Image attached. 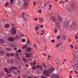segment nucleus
I'll return each instance as SVG.
<instances>
[{
    "label": "nucleus",
    "mask_w": 78,
    "mask_h": 78,
    "mask_svg": "<svg viewBox=\"0 0 78 78\" xmlns=\"http://www.w3.org/2000/svg\"><path fill=\"white\" fill-rule=\"evenodd\" d=\"M58 22H62V18L60 17V16H58L57 18Z\"/></svg>",
    "instance_id": "obj_11"
},
{
    "label": "nucleus",
    "mask_w": 78,
    "mask_h": 78,
    "mask_svg": "<svg viewBox=\"0 0 78 78\" xmlns=\"http://www.w3.org/2000/svg\"><path fill=\"white\" fill-rule=\"evenodd\" d=\"M55 70V68H51L49 69L48 70H46L44 72V75H45L46 76H50V74L51 73H53Z\"/></svg>",
    "instance_id": "obj_1"
},
{
    "label": "nucleus",
    "mask_w": 78,
    "mask_h": 78,
    "mask_svg": "<svg viewBox=\"0 0 78 78\" xmlns=\"http://www.w3.org/2000/svg\"><path fill=\"white\" fill-rule=\"evenodd\" d=\"M11 68H12L13 69H15V70H17L18 69L17 67L15 66H11Z\"/></svg>",
    "instance_id": "obj_26"
},
{
    "label": "nucleus",
    "mask_w": 78,
    "mask_h": 78,
    "mask_svg": "<svg viewBox=\"0 0 78 78\" xmlns=\"http://www.w3.org/2000/svg\"><path fill=\"white\" fill-rule=\"evenodd\" d=\"M9 5V2H6L5 3V6H7L8 5Z\"/></svg>",
    "instance_id": "obj_27"
},
{
    "label": "nucleus",
    "mask_w": 78,
    "mask_h": 78,
    "mask_svg": "<svg viewBox=\"0 0 78 78\" xmlns=\"http://www.w3.org/2000/svg\"><path fill=\"white\" fill-rule=\"evenodd\" d=\"M17 72L18 73H20V71L18 70L17 71Z\"/></svg>",
    "instance_id": "obj_53"
},
{
    "label": "nucleus",
    "mask_w": 78,
    "mask_h": 78,
    "mask_svg": "<svg viewBox=\"0 0 78 78\" xmlns=\"http://www.w3.org/2000/svg\"><path fill=\"white\" fill-rule=\"evenodd\" d=\"M10 54L11 53H7V54H6V56H10Z\"/></svg>",
    "instance_id": "obj_29"
},
{
    "label": "nucleus",
    "mask_w": 78,
    "mask_h": 78,
    "mask_svg": "<svg viewBox=\"0 0 78 78\" xmlns=\"http://www.w3.org/2000/svg\"><path fill=\"white\" fill-rule=\"evenodd\" d=\"M41 20L40 21V22H41L42 21H43V18H41Z\"/></svg>",
    "instance_id": "obj_57"
},
{
    "label": "nucleus",
    "mask_w": 78,
    "mask_h": 78,
    "mask_svg": "<svg viewBox=\"0 0 78 78\" xmlns=\"http://www.w3.org/2000/svg\"><path fill=\"white\" fill-rule=\"evenodd\" d=\"M52 78H59V76L57 75H53L52 76Z\"/></svg>",
    "instance_id": "obj_16"
},
{
    "label": "nucleus",
    "mask_w": 78,
    "mask_h": 78,
    "mask_svg": "<svg viewBox=\"0 0 78 78\" xmlns=\"http://www.w3.org/2000/svg\"><path fill=\"white\" fill-rule=\"evenodd\" d=\"M52 22H55L56 21V18L55 16H53L52 18Z\"/></svg>",
    "instance_id": "obj_20"
},
{
    "label": "nucleus",
    "mask_w": 78,
    "mask_h": 78,
    "mask_svg": "<svg viewBox=\"0 0 78 78\" xmlns=\"http://www.w3.org/2000/svg\"><path fill=\"white\" fill-rule=\"evenodd\" d=\"M56 62L57 64H58V65H60L61 64V61L59 60H56Z\"/></svg>",
    "instance_id": "obj_18"
},
{
    "label": "nucleus",
    "mask_w": 78,
    "mask_h": 78,
    "mask_svg": "<svg viewBox=\"0 0 78 78\" xmlns=\"http://www.w3.org/2000/svg\"><path fill=\"white\" fill-rule=\"evenodd\" d=\"M17 14V13L16 11L14 12L13 14H14V16H15V15H16V14Z\"/></svg>",
    "instance_id": "obj_40"
},
{
    "label": "nucleus",
    "mask_w": 78,
    "mask_h": 78,
    "mask_svg": "<svg viewBox=\"0 0 78 78\" xmlns=\"http://www.w3.org/2000/svg\"><path fill=\"white\" fill-rule=\"evenodd\" d=\"M70 5H71V6L72 8H73L75 6V4H74V3L72 2L70 3Z\"/></svg>",
    "instance_id": "obj_21"
},
{
    "label": "nucleus",
    "mask_w": 78,
    "mask_h": 78,
    "mask_svg": "<svg viewBox=\"0 0 78 78\" xmlns=\"http://www.w3.org/2000/svg\"><path fill=\"white\" fill-rule=\"evenodd\" d=\"M37 34H39V31H38V30H37Z\"/></svg>",
    "instance_id": "obj_55"
},
{
    "label": "nucleus",
    "mask_w": 78,
    "mask_h": 78,
    "mask_svg": "<svg viewBox=\"0 0 78 78\" xmlns=\"http://www.w3.org/2000/svg\"><path fill=\"white\" fill-rule=\"evenodd\" d=\"M10 2H11V5H12L13 4V0H10Z\"/></svg>",
    "instance_id": "obj_36"
},
{
    "label": "nucleus",
    "mask_w": 78,
    "mask_h": 78,
    "mask_svg": "<svg viewBox=\"0 0 78 78\" xmlns=\"http://www.w3.org/2000/svg\"><path fill=\"white\" fill-rule=\"evenodd\" d=\"M17 52H18V53H20L22 51V50L21 49H19L18 51H17Z\"/></svg>",
    "instance_id": "obj_37"
},
{
    "label": "nucleus",
    "mask_w": 78,
    "mask_h": 78,
    "mask_svg": "<svg viewBox=\"0 0 78 78\" xmlns=\"http://www.w3.org/2000/svg\"><path fill=\"white\" fill-rule=\"evenodd\" d=\"M20 35H16L15 37V39H19L20 38Z\"/></svg>",
    "instance_id": "obj_22"
},
{
    "label": "nucleus",
    "mask_w": 78,
    "mask_h": 78,
    "mask_svg": "<svg viewBox=\"0 0 78 78\" xmlns=\"http://www.w3.org/2000/svg\"><path fill=\"white\" fill-rule=\"evenodd\" d=\"M43 66H44V67H47V66L45 65V63L43 64Z\"/></svg>",
    "instance_id": "obj_50"
},
{
    "label": "nucleus",
    "mask_w": 78,
    "mask_h": 78,
    "mask_svg": "<svg viewBox=\"0 0 78 78\" xmlns=\"http://www.w3.org/2000/svg\"><path fill=\"white\" fill-rule=\"evenodd\" d=\"M16 56H19V54H17V53H16Z\"/></svg>",
    "instance_id": "obj_63"
},
{
    "label": "nucleus",
    "mask_w": 78,
    "mask_h": 78,
    "mask_svg": "<svg viewBox=\"0 0 78 78\" xmlns=\"http://www.w3.org/2000/svg\"><path fill=\"white\" fill-rule=\"evenodd\" d=\"M9 46L11 47H14L16 46V44L14 42L12 43H10L9 44Z\"/></svg>",
    "instance_id": "obj_6"
},
{
    "label": "nucleus",
    "mask_w": 78,
    "mask_h": 78,
    "mask_svg": "<svg viewBox=\"0 0 78 78\" xmlns=\"http://www.w3.org/2000/svg\"><path fill=\"white\" fill-rule=\"evenodd\" d=\"M37 5L38 7L40 8L42 5V3L40 1H37Z\"/></svg>",
    "instance_id": "obj_9"
},
{
    "label": "nucleus",
    "mask_w": 78,
    "mask_h": 78,
    "mask_svg": "<svg viewBox=\"0 0 78 78\" xmlns=\"http://www.w3.org/2000/svg\"><path fill=\"white\" fill-rule=\"evenodd\" d=\"M37 43L38 44H41V41H37Z\"/></svg>",
    "instance_id": "obj_64"
},
{
    "label": "nucleus",
    "mask_w": 78,
    "mask_h": 78,
    "mask_svg": "<svg viewBox=\"0 0 78 78\" xmlns=\"http://www.w3.org/2000/svg\"><path fill=\"white\" fill-rule=\"evenodd\" d=\"M5 70L6 72L7 73H10V71H8V70H7V68H5Z\"/></svg>",
    "instance_id": "obj_23"
},
{
    "label": "nucleus",
    "mask_w": 78,
    "mask_h": 78,
    "mask_svg": "<svg viewBox=\"0 0 78 78\" xmlns=\"http://www.w3.org/2000/svg\"><path fill=\"white\" fill-rule=\"evenodd\" d=\"M32 69H36V67L35 66H33L32 67Z\"/></svg>",
    "instance_id": "obj_43"
},
{
    "label": "nucleus",
    "mask_w": 78,
    "mask_h": 78,
    "mask_svg": "<svg viewBox=\"0 0 78 78\" xmlns=\"http://www.w3.org/2000/svg\"><path fill=\"white\" fill-rule=\"evenodd\" d=\"M37 67L38 69H40L41 70H43L42 66H41L38 65V66H37Z\"/></svg>",
    "instance_id": "obj_17"
},
{
    "label": "nucleus",
    "mask_w": 78,
    "mask_h": 78,
    "mask_svg": "<svg viewBox=\"0 0 78 78\" xmlns=\"http://www.w3.org/2000/svg\"><path fill=\"white\" fill-rule=\"evenodd\" d=\"M0 54L1 56H4L5 55V51L3 50H1L0 51Z\"/></svg>",
    "instance_id": "obj_12"
},
{
    "label": "nucleus",
    "mask_w": 78,
    "mask_h": 78,
    "mask_svg": "<svg viewBox=\"0 0 78 78\" xmlns=\"http://www.w3.org/2000/svg\"><path fill=\"white\" fill-rule=\"evenodd\" d=\"M24 1L25 2L24 3V6L25 8H27L28 5V1H27V0H24Z\"/></svg>",
    "instance_id": "obj_7"
},
{
    "label": "nucleus",
    "mask_w": 78,
    "mask_h": 78,
    "mask_svg": "<svg viewBox=\"0 0 78 78\" xmlns=\"http://www.w3.org/2000/svg\"><path fill=\"white\" fill-rule=\"evenodd\" d=\"M32 50V48L30 47H29L27 48L26 49V51H28V52H30L31 51V50Z\"/></svg>",
    "instance_id": "obj_10"
},
{
    "label": "nucleus",
    "mask_w": 78,
    "mask_h": 78,
    "mask_svg": "<svg viewBox=\"0 0 78 78\" xmlns=\"http://www.w3.org/2000/svg\"><path fill=\"white\" fill-rule=\"evenodd\" d=\"M36 30H38V27H36V29H35Z\"/></svg>",
    "instance_id": "obj_58"
},
{
    "label": "nucleus",
    "mask_w": 78,
    "mask_h": 78,
    "mask_svg": "<svg viewBox=\"0 0 78 78\" xmlns=\"http://www.w3.org/2000/svg\"><path fill=\"white\" fill-rule=\"evenodd\" d=\"M9 27V25L8 24H6L5 26V28H7Z\"/></svg>",
    "instance_id": "obj_28"
},
{
    "label": "nucleus",
    "mask_w": 78,
    "mask_h": 78,
    "mask_svg": "<svg viewBox=\"0 0 78 78\" xmlns=\"http://www.w3.org/2000/svg\"><path fill=\"white\" fill-rule=\"evenodd\" d=\"M27 48V46H24L23 47V49H25Z\"/></svg>",
    "instance_id": "obj_41"
},
{
    "label": "nucleus",
    "mask_w": 78,
    "mask_h": 78,
    "mask_svg": "<svg viewBox=\"0 0 78 78\" xmlns=\"http://www.w3.org/2000/svg\"><path fill=\"white\" fill-rule=\"evenodd\" d=\"M8 39L10 42H13L16 40V38L14 37H10L8 38Z\"/></svg>",
    "instance_id": "obj_5"
},
{
    "label": "nucleus",
    "mask_w": 78,
    "mask_h": 78,
    "mask_svg": "<svg viewBox=\"0 0 78 78\" xmlns=\"http://www.w3.org/2000/svg\"><path fill=\"white\" fill-rule=\"evenodd\" d=\"M9 62H10V63H11V64H12V63H14V61L12 60H11L9 61Z\"/></svg>",
    "instance_id": "obj_30"
},
{
    "label": "nucleus",
    "mask_w": 78,
    "mask_h": 78,
    "mask_svg": "<svg viewBox=\"0 0 78 78\" xmlns=\"http://www.w3.org/2000/svg\"><path fill=\"white\" fill-rule=\"evenodd\" d=\"M70 23V21H67L65 22L64 24V27L65 28H67L69 27V24Z\"/></svg>",
    "instance_id": "obj_2"
},
{
    "label": "nucleus",
    "mask_w": 78,
    "mask_h": 78,
    "mask_svg": "<svg viewBox=\"0 0 78 78\" xmlns=\"http://www.w3.org/2000/svg\"><path fill=\"white\" fill-rule=\"evenodd\" d=\"M23 35L22 34H20V37H23Z\"/></svg>",
    "instance_id": "obj_34"
},
{
    "label": "nucleus",
    "mask_w": 78,
    "mask_h": 78,
    "mask_svg": "<svg viewBox=\"0 0 78 78\" xmlns=\"http://www.w3.org/2000/svg\"><path fill=\"white\" fill-rule=\"evenodd\" d=\"M17 23H18V24L20 23V21L19 20H17Z\"/></svg>",
    "instance_id": "obj_62"
},
{
    "label": "nucleus",
    "mask_w": 78,
    "mask_h": 78,
    "mask_svg": "<svg viewBox=\"0 0 78 78\" xmlns=\"http://www.w3.org/2000/svg\"><path fill=\"white\" fill-rule=\"evenodd\" d=\"M68 41L69 42H71V39L69 38V39L68 40Z\"/></svg>",
    "instance_id": "obj_59"
},
{
    "label": "nucleus",
    "mask_w": 78,
    "mask_h": 78,
    "mask_svg": "<svg viewBox=\"0 0 78 78\" xmlns=\"http://www.w3.org/2000/svg\"><path fill=\"white\" fill-rule=\"evenodd\" d=\"M59 44H57V45H56V47H57V48H58V47H59Z\"/></svg>",
    "instance_id": "obj_54"
},
{
    "label": "nucleus",
    "mask_w": 78,
    "mask_h": 78,
    "mask_svg": "<svg viewBox=\"0 0 78 78\" xmlns=\"http://www.w3.org/2000/svg\"><path fill=\"white\" fill-rule=\"evenodd\" d=\"M43 25H41V26H40V27L41 28H43Z\"/></svg>",
    "instance_id": "obj_56"
},
{
    "label": "nucleus",
    "mask_w": 78,
    "mask_h": 78,
    "mask_svg": "<svg viewBox=\"0 0 78 78\" xmlns=\"http://www.w3.org/2000/svg\"><path fill=\"white\" fill-rule=\"evenodd\" d=\"M16 29L14 27H12L11 30V34L13 35L16 34Z\"/></svg>",
    "instance_id": "obj_4"
},
{
    "label": "nucleus",
    "mask_w": 78,
    "mask_h": 78,
    "mask_svg": "<svg viewBox=\"0 0 78 78\" xmlns=\"http://www.w3.org/2000/svg\"><path fill=\"white\" fill-rule=\"evenodd\" d=\"M4 42H5L4 40H2V39H0V44H4Z\"/></svg>",
    "instance_id": "obj_19"
},
{
    "label": "nucleus",
    "mask_w": 78,
    "mask_h": 78,
    "mask_svg": "<svg viewBox=\"0 0 78 78\" xmlns=\"http://www.w3.org/2000/svg\"><path fill=\"white\" fill-rule=\"evenodd\" d=\"M36 2H35V1L34 2V6H35L36 5Z\"/></svg>",
    "instance_id": "obj_48"
},
{
    "label": "nucleus",
    "mask_w": 78,
    "mask_h": 78,
    "mask_svg": "<svg viewBox=\"0 0 78 78\" xmlns=\"http://www.w3.org/2000/svg\"><path fill=\"white\" fill-rule=\"evenodd\" d=\"M45 48H44V50H46V49H47V46H45Z\"/></svg>",
    "instance_id": "obj_61"
},
{
    "label": "nucleus",
    "mask_w": 78,
    "mask_h": 78,
    "mask_svg": "<svg viewBox=\"0 0 78 78\" xmlns=\"http://www.w3.org/2000/svg\"><path fill=\"white\" fill-rule=\"evenodd\" d=\"M42 78H47V77H46V76H42Z\"/></svg>",
    "instance_id": "obj_49"
},
{
    "label": "nucleus",
    "mask_w": 78,
    "mask_h": 78,
    "mask_svg": "<svg viewBox=\"0 0 78 78\" xmlns=\"http://www.w3.org/2000/svg\"><path fill=\"white\" fill-rule=\"evenodd\" d=\"M63 39H64V40H65V41H66V40L67 38H66V36H63Z\"/></svg>",
    "instance_id": "obj_32"
},
{
    "label": "nucleus",
    "mask_w": 78,
    "mask_h": 78,
    "mask_svg": "<svg viewBox=\"0 0 78 78\" xmlns=\"http://www.w3.org/2000/svg\"><path fill=\"white\" fill-rule=\"evenodd\" d=\"M43 40L44 41V42H46V41H47V39H46V38H43Z\"/></svg>",
    "instance_id": "obj_42"
},
{
    "label": "nucleus",
    "mask_w": 78,
    "mask_h": 78,
    "mask_svg": "<svg viewBox=\"0 0 78 78\" xmlns=\"http://www.w3.org/2000/svg\"><path fill=\"white\" fill-rule=\"evenodd\" d=\"M23 61H24V62H27V59H26L25 58H23Z\"/></svg>",
    "instance_id": "obj_31"
},
{
    "label": "nucleus",
    "mask_w": 78,
    "mask_h": 78,
    "mask_svg": "<svg viewBox=\"0 0 78 78\" xmlns=\"http://www.w3.org/2000/svg\"><path fill=\"white\" fill-rule=\"evenodd\" d=\"M51 42H53L54 43L55 42V40H51Z\"/></svg>",
    "instance_id": "obj_44"
},
{
    "label": "nucleus",
    "mask_w": 78,
    "mask_h": 78,
    "mask_svg": "<svg viewBox=\"0 0 78 78\" xmlns=\"http://www.w3.org/2000/svg\"><path fill=\"white\" fill-rule=\"evenodd\" d=\"M15 55V54L10 53V56H14Z\"/></svg>",
    "instance_id": "obj_38"
},
{
    "label": "nucleus",
    "mask_w": 78,
    "mask_h": 78,
    "mask_svg": "<svg viewBox=\"0 0 78 78\" xmlns=\"http://www.w3.org/2000/svg\"><path fill=\"white\" fill-rule=\"evenodd\" d=\"M12 68H11H11L9 69L10 71L11 72H12Z\"/></svg>",
    "instance_id": "obj_46"
},
{
    "label": "nucleus",
    "mask_w": 78,
    "mask_h": 78,
    "mask_svg": "<svg viewBox=\"0 0 78 78\" xmlns=\"http://www.w3.org/2000/svg\"><path fill=\"white\" fill-rule=\"evenodd\" d=\"M54 31L55 32V33H56V32H57V29H55L54 30Z\"/></svg>",
    "instance_id": "obj_52"
},
{
    "label": "nucleus",
    "mask_w": 78,
    "mask_h": 78,
    "mask_svg": "<svg viewBox=\"0 0 78 78\" xmlns=\"http://www.w3.org/2000/svg\"><path fill=\"white\" fill-rule=\"evenodd\" d=\"M73 53L74 54V58H76L78 56V54H77V53H76V52L74 51L73 52Z\"/></svg>",
    "instance_id": "obj_13"
},
{
    "label": "nucleus",
    "mask_w": 78,
    "mask_h": 78,
    "mask_svg": "<svg viewBox=\"0 0 78 78\" xmlns=\"http://www.w3.org/2000/svg\"><path fill=\"white\" fill-rule=\"evenodd\" d=\"M77 67H78V65L76 64L74 66L73 68V69H76Z\"/></svg>",
    "instance_id": "obj_24"
},
{
    "label": "nucleus",
    "mask_w": 78,
    "mask_h": 78,
    "mask_svg": "<svg viewBox=\"0 0 78 78\" xmlns=\"http://www.w3.org/2000/svg\"><path fill=\"white\" fill-rule=\"evenodd\" d=\"M76 39H78V36L76 35H75Z\"/></svg>",
    "instance_id": "obj_47"
},
{
    "label": "nucleus",
    "mask_w": 78,
    "mask_h": 78,
    "mask_svg": "<svg viewBox=\"0 0 78 78\" xmlns=\"http://www.w3.org/2000/svg\"><path fill=\"white\" fill-rule=\"evenodd\" d=\"M57 38L58 40L60 39H61V37L59 36H57Z\"/></svg>",
    "instance_id": "obj_33"
},
{
    "label": "nucleus",
    "mask_w": 78,
    "mask_h": 78,
    "mask_svg": "<svg viewBox=\"0 0 78 78\" xmlns=\"http://www.w3.org/2000/svg\"><path fill=\"white\" fill-rule=\"evenodd\" d=\"M38 12L41 13L42 12V10H41V9H40V10L38 11Z\"/></svg>",
    "instance_id": "obj_51"
},
{
    "label": "nucleus",
    "mask_w": 78,
    "mask_h": 78,
    "mask_svg": "<svg viewBox=\"0 0 78 78\" xmlns=\"http://www.w3.org/2000/svg\"><path fill=\"white\" fill-rule=\"evenodd\" d=\"M22 17L23 18H24V19L25 20L27 19V17L25 14L24 13H23V14H22Z\"/></svg>",
    "instance_id": "obj_15"
},
{
    "label": "nucleus",
    "mask_w": 78,
    "mask_h": 78,
    "mask_svg": "<svg viewBox=\"0 0 78 78\" xmlns=\"http://www.w3.org/2000/svg\"><path fill=\"white\" fill-rule=\"evenodd\" d=\"M30 42H29V41H28V40H27V41L26 43V44L27 45H29V44H30Z\"/></svg>",
    "instance_id": "obj_35"
},
{
    "label": "nucleus",
    "mask_w": 78,
    "mask_h": 78,
    "mask_svg": "<svg viewBox=\"0 0 78 78\" xmlns=\"http://www.w3.org/2000/svg\"><path fill=\"white\" fill-rule=\"evenodd\" d=\"M70 47H71V49H73V45H70Z\"/></svg>",
    "instance_id": "obj_45"
},
{
    "label": "nucleus",
    "mask_w": 78,
    "mask_h": 78,
    "mask_svg": "<svg viewBox=\"0 0 78 78\" xmlns=\"http://www.w3.org/2000/svg\"><path fill=\"white\" fill-rule=\"evenodd\" d=\"M6 51H11V48H6Z\"/></svg>",
    "instance_id": "obj_25"
},
{
    "label": "nucleus",
    "mask_w": 78,
    "mask_h": 78,
    "mask_svg": "<svg viewBox=\"0 0 78 78\" xmlns=\"http://www.w3.org/2000/svg\"><path fill=\"white\" fill-rule=\"evenodd\" d=\"M12 25V26H13V27H14L15 28H17V26H16V25L13 24Z\"/></svg>",
    "instance_id": "obj_39"
},
{
    "label": "nucleus",
    "mask_w": 78,
    "mask_h": 78,
    "mask_svg": "<svg viewBox=\"0 0 78 78\" xmlns=\"http://www.w3.org/2000/svg\"><path fill=\"white\" fill-rule=\"evenodd\" d=\"M26 57H27V58H29V57H30L32 55L31 53H27L26 54Z\"/></svg>",
    "instance_id": "obj_14"
},
{
    "label": "nucleus",
    "mask_w": 78,
    "mask_h": 78,
    "mask_svg": "<svg viewBox=\"0 0 78 78\" xmlns=\"http://www.w3.org/2000/svg\"><path fill=\"white\" fill-rule=\"evenodd\" d=\"M56 25L57 28H58V30H60L61 27H60V25H59V23L58 22H57L56 23Z\"/></svg>",
    "instance_id": "obj_8"
},
{
    "label": "nucleus",
    "mask_w": 78,
    "mask_h": 78,
    "mask_svg": "<svg viewBox=\"0 0 78 78\" xmlns=\"http://www.w3.org/2000/svg\"><path fill=\"white\" fill-rule=\"evenodd\" d=\"M77 27L76 25V23L74 22H73L72 23V24L71 26V27L72 28H73V29H75Z\"/></svg>",
    "instance_id": "obj_3"
},
{
    "label": "nucleus",
    "mask_w": 78,
    "mask_h": 78,
    "mask_svg": "<svg viewBox=\"0 0 78 78\" xmlns=\"http://www.w3.org/2000/svg\"><path fill=\"white\" fill-rule=\"evenodd\" d=\"M74 72L76 73V74H78V72H76V71H74Z\"/></svg>",
    "instance_id": "obj_60"
}]
</instances>
